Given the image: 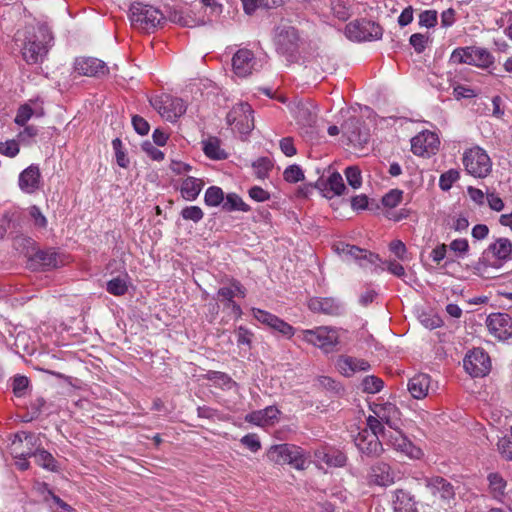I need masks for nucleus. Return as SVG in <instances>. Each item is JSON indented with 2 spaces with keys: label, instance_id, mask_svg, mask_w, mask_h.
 <instances>
[{
  "label": "nucleus",
  "instance_id": "obj_1",
  "mask_svg": "<svg viewBox=\"0 0 512 512\" xmlns=\"http://www.w3.org/2000/svg\"><path fill=\"white\" fill-rule=\"evenodd\" d=\"M53 40L52 32L45 25L27 29L21 46L23 60L29 65L42 63L53 45Z\"/></svg>",
  "mask_w": 512,
  "mask_h": 512
},
{
  "label": "nucleus",
  "instance_id": "obj_2",
  "mask_svg": "<svg viewBox=\"0 0 512 512\" xmlns=\"http://www.w3.org/2000/svg\"><path fill=\"white\" fill-rule=\"evenodd\" d=\"M27 267L32 271H49L65 264L63 255L55 248L40 249L31 238H24Z\"/></svg>",
  "mask_w": 512,
  "mask_h": 512
},
{
  "label": "nucleus",
  "instance_id": "obj_3",
  "mask_svg": "<svg viewBox=\"0 0 512 512\" xmlns=\"http://www.w3.org/2000/svg\"><path fill=\"white\" fill-rule=\"evenodd\" d=\"M129 18L134 27L147 32L154 30L165 22V17L159 9L142 2H133L130 5Z\"/></svg>",
  "mask_w": 512,
  "mask_h": 512
},
{
  "label": "nucleus",
  "instance_id": "obj_4",
  "mask_svg": "<svg viewBox=\"0 0 512 512\" xmlns=\"http://www.w3.org/2000/svg\"><path fill=\"white\" fill-rule=\"evenodd\" d=\"M449 61L452 64H467L486 69L494 63V56L485 48L467 46L454 49Z\"/></svg>",
  "mask_w": 512,
  "mask_h": 512
},
{
  "label": "nucleus",
  "instance_id": "obj_5",
  "mask_svg": "<svg viewBox=\"0 0 512 512\" xmlns=\"http://www.w3.org/2000/svg\"><path fill=\"white\" fill-rule=\"evenodd\" d=\"M267 458L275 464H289L298 470H303L306 463L303 449L288 443L271 446Z\"/></svg>",
  "mask_w": 512,
  "mask_h": 512
},
{
  "label": "nucleus",
  "instance_id": "obj_6",
  "mask_svg": "<svg viewBox=\"0 0 512 512\" xmlns=\"http://www.w3.org/2000/svg\"><path fill=\"white\" fill-rule=\"evenodd\" d=\"M300 36L296 28L283 27L275 39L277 52L283 55L290 64L297 63L300 59Z\"/></svg>",
  "mask_w": 512,
  "mask_h": 512
},
{
  "label": "nucleus",
  "instance_id": "obj_7",
  "mask_svg": "<svg viewBox=\"0 0 512 512\" xmlns=\"http://www.w3.org/2000/svg\"><path fill=\"white\" fill-rule=\"evenodd\" d=\"M150 104L169 122H176L187 110V105L183 99L170 94L156 96L150 99Z\"/></svg>",
  "mask_w": 512,
  "mask_h": 512
},
{
  "label": "nucleus",
  "instance_id": "obj_8",
  "mask_svg": "<svg viewBox=\"0 0 512 512\" xmlns=\"http://www.w3.org/2000/svg\"><path fill=\"white\" fill-rule=\"evenodd\" d=\"M463 164L465 170L470 175L478 178L486 177L492 169L490 157L486 151L479 146L473 147L464 152Z\"/></svg>",
  "mask_w": 512,
  "mask_h": 512
},
{
  "label": "nucleus",
  "instance_id": "obj_9",
  "mask_svg": "<svg viewBox=\"0 0 512 512\" xmlns=\"http://www.w3.org/2000/svg\"><path fill=\"white\" fill-rule=\"evenodd\" d=\"M345 32L348 38L356 41L378 40L383 35V28L369 19H359L346 25Z\"/></svg>",
  "mask_w": 512,
  "mask_h": 512
},
{
  "label": "nucleus",
  "instance_id": "obj_10",
  "mask_svg": "<svg viewBox=\"0 0 512 512\" xmlns=\"http://www.w3.org/2000/svg\"><path fill=\"white\" fill-rule=\"evenodd\" d=\"M425 487L434 497L433 503L438 502L440 506H451L455 499L456 491L454 485L442 476L426 477Z\"/></svg>",
  "mask_w": 512,
  "mask_h": 512
},
{
  "label": "nucleus",
  "instance_id": "obj_11",
  "mask_svg": "<svg viewBox=\"0 0 512 512\" xmlns=\"http://www.w3.org/2000/svg\"><path fill=\"white\" fill-rule=\"evenodd\" d=\"M228 125H235V128L242 134H248L254 128L253 109L247 102L235 105L226 116Z\"/></svg>",
  "mask_w": 512,
  "mask_h": 512
},
{
  "label": "nucleus",
  "instance_id": "obj_12",
  "mask_svg": "<svg viewBox=\"0 0 512 512\" xmlns=\"http://www.w3.org/2000/svg\"><path fill=\"white\" fill-rule=\"evenodd\" d=\"M302 339L309 344L330 352L338 344L337 331L327 327H317L312 330H303Z\"/></svg>",
  "mask_w": 512,
  "mask_h": 512
},
{
  "label": "nucleus",
  "instance_id": "obj_13",
  "mask_svg": "<svg viewBox=\"0 0 512 512\" xmlns=\"http://www.w3.org/2000/svg\"><path fill=\"white\" fill-rule=\"evenodd\" d=\"M464 369L472 377H484L491 369V360L482 348H474L463 360Z\"/></svg>",
  "mask_w": 512,
  "mask_h": 512
},
{
  "label": "nucleus",
  "instance_id": "obj_14",
  "mask_svg": "<svg viewBox=\"0 0 512 512\" xmlns=\"http://www.w3.org/2000/svg\"><path fill=\"white\" fill-rule=\"evenodd\" d=\"M236 295L244 298L246 296V288L237 279L230 280L229 287H221L217 291L215 299L221 301L225 308L231 309L232 314L236 318L242 316V309L238 303L234 301Z\"/></svg>",
  "mask_w": 512,
  "mask_h": 512
},
{
  "label": "nucleus",
  "instance_id": "obj_15",
  "mask_svg": "<svg viewBox=\"0 0 512 512\" xmlns=\"http://www.w3.org/2000/svg\"><path fill=\"white\" fill-rule=\"evenodd\" d=\"M384 441L396 451L412 459H420L423 455L422 450L415 446L399 428H394V431L390 430L385 433Z\"/></svg>",
  "mask_w": 512,
  "mask_h": 512
},
{
  "label": "nucleus",
  "instance_id": "obj_16",
  "mask_svg": "<svg viewBox=\"0 0 512 512\" xmlns=\"http://www.w3.org/2000/svg\"><path fill=\"white\" fill-rule=\"evenodd\" d=\"M341 130L352 144H367L370 138L369 128L357 116H351L341 125Z\"/></svg>",
  "mask_w": 512,
  "mask_h": 512
},
{
  "label": "nucleus",
  "instance_id": "obj_17",
  "mask_svg": "<svg viewBox=\"0 0 512 512\" xmlns=\"http://www.w3.org/2000/svg\"><path fill=\"white\" fill-rule=\"evenodd\" d=\"M489 332L499 340L512 337V317L507 313H492L486 319Z\"/></svg>",
  "mask_w": 512,
  "mask_h": 512
},
{
  "label": "nucleus",
  "instance_id": "obj_18",
  "mask_svg": "<svg viewBox=\"0 0 512 512\" xmlns=\"http://www.w3.org/2000/svg\"><path fill=\"white\" fill-rule=\"evenodd\" d=\"M74 69L79 75L101 78L109 74L107 64L94 57H80L75 60Z\"/></svg>",
  "mask_w": 512,
  "mask_h": 512
},
{
  "label": "nucleus",
  "instance_id": "obj_19",
  "mask_svg": "<svg viewBox=\"0 0 512 512\" xmlns=\"http://www.w3.org/2000/svg\"><path fill=\"white\" fill-rule=\"evenodd\" d=\"M486 255L495 258L493 268H500L504 263L512 260V241L509 238L500 237L490 243L485 249Z\"/></svg>",
  "mask_w": 512,
  "mask_h": 512
},
{
  "label": "nucleus",
  "instance_id": "obj_20",
  "mask_svg": "<svg viewBox=\"0 0 512 512\" xmlns=\"http://www.w3.org/2000/svg\"><path fill=\"white\" fill-rule=\"evenodd\" d=\"M335 250L346 260L354 259L359 261L361 266L364 265L362 261H366L370 264H375L376 262L381 261L378 254L344 242L336 244Z\"/></svg>",
  "mask_w": 512,
  "mask_h": 512
},
{
  "label": "nucleus",
  "instance_id": "obj_21",
  "mask_svg": "<svg viewBox=\"0 0 512 512\" xmlns=\"http://www.w3.org/2000/svg\"><path fill=\"white\" fill-rule=\"evenodd\" d=\"M252 312L260 323L279 332L281 335L287 338H291L294 335V328L276 315L258 308H253Z\"/></svg>",
  "mask_w": 512,
  "mask_h": 512
},
{
  "label": "nucleus",
  "instance_id": "obj_22",
  "mask_svg": "<svg viewBox=\"0 0 512 512\" xmlns=\"http://www.w3.org/2000/svg\"><path fill=\"white\" fill-rule=\"evenodd\" d=\"M354 443L358 450L368 457H379L384 449L382 442L375 435H370L367 429H364L355 436Z\"/></svg>",
  "mask_w": 512,
  "mask_h": 512
},
{
  "label": "nucleus",
  "instance_id": "obj_23",
  "mask_svg": "<svg viewBox=\"0 0 512 512\" xmlns=\"http://www.w3.org/2000/svg\"><path fill=\"white\" fill-rule=\"evenodd\" d=\"M18 185L22 192L34 194L41 186V173L38 165L31 164L24 169L18 179Z\"/></svg>",
  "mask_w": 512,
  "mask_h": 512
},
{
  "label": "nucleus",
  "instance_id": "obj_24",
  "mask_svg": "<svg viewBox=\"0 0 512 512\" xmlns=\"http://www.w3.org/2000/svg\"><path fill=\"white\" fill-rule=\"evenodd\" d=\"M254 53L246 48L239 49L232 58V67L237 76L246 77L252 73L255 65Z\"/></svg>",
  "mask_w": 512,
  "mask_h": 512
},
{
  "label": "nucleus",
  "instance_id": "obj_25",
  "mask_svg": "<svg viewBox=\"0 0 512 512\" xmlns=\"http://www.w3.org/2000/svg\"><path fill=\"white\" fill-rule=\"evenodd\" d=\"M395 473L391 466L385 462H377L371 466L369 481L379 486H388L394 483Z\"/></svg>",
  "mask_w": 512,
  "mask_h": 512
},
{
  "label": "nucleus",
  "instance_id": "obj_26",
  "mask_svg": "<svg viewBox=\"0 0 512 512\" xmlns=\"http://www.w3.org/2000/svg\"><path fill=\"white\" fill-rule=\"evenodd\" d=\"M308 307L313 312L330 316H338L343 311V307L340 302L331 297L312 298L308 302Z\"/></svg>",
  "mask_w": 512,
  "mask_h": 512
},
{
  "label": "nucleus",
  "instance_id": "obj_27",
  "mask_svg": "<svg viewBox=\"0 0 512 512\" xmlns=\"http://www.w3.org/2000/svg\"><path fill=\"white\" fill-rule=\"evenodd\" d=\"M338 371L350 377L358 371H367L370 369V364L364 359H358L351 356H340L336 362Z\"/></svg>",
  "mask_w": 512,
  "mask_h": 512
},
{
  "label": "nucleus",
  "instance_id": "obj_28",
  "mask_svg": "<svg viewBox=\"0 0 512 512\" xmlns=\"http://www.w3.org/2000/svg\"><path fill=\"white\" fill-rule=\"evenodd\" d=\"M437 143L436 134L432 132L422 133L411 139V150L415 155L423 156L425 153L428 154L432 151Z\"/></svg>",
  "mask_w": 512,
  "mask_h": 512
},
{
  "label": "nucleus",
  "instance_id": "obj_29",
  "mask_svg": "<svg viewBox=\"0 0 512 512\" xmlns=\"http://www.w3.org/2000/svg\"><path fill=\"white\" fill-rule=\"evenodd\" d=\"M431 383V377L425 373H419L409 379L407 388L415 399H423L427 396Z\"/></svg>",
  "mask_w": 512,
  "mask_h": 512
},
{
  "label": "nucleus",
  "instance_id": "obj_30",
  "mask_svg": "<svg viewBox=\"0 0 512 512\" xmlns=\"http://www.w3.org/2000/svg\"><path fill=\"white\" fill-rule=\"evenodd\" d=\"M393 509L394 512H418L414 496L403 489L394 492Z\"/></svg>",
  "mask_w": 512,
  "mask_h": 512
},
{
  "label": "nucleus",
  "instance_id": "obj_31",
  "mask_svg": "<svg viewBox=\"0 0 512 512\" xmlns=\"http://www.w3.org/2000/svg\"><path fill=\"white\" fill-rule=\"evenodd\" d=\"M280 411L275 406H268L265 409L253 411L246 415L245 420L249 423L264 426L277 419Z\"/></svg>",
  "mask_w": 512,
  "mask_h": 512
},
{
  "label": "nucleus",
  "instance_id": "obj_32",
  "mask_svg": "<svg viewBox=\"0 0 512 512\" xmlns=\"http://www.w3.org/2000/svg\"><path fill=\"white\" fill-rule=\"evenodd\" d=\"M204 182L201 179L188 176L182 182L180 192L182 197L187 201H194L198 198Z\"/></svg>",
  "mask_w": 512,
  "mask_h": 512
},
{
  "label": "nucleus",
  "instance_id": "obj_33",
  "mask_svg": "<svg viewBox=\"0 0 512 512\" xmlns=\"http://www.w3.org/2000/svg\"><path fill=\"white\" fill-rule=\"evenodd\" d=\"M29 457H34L35 462L42 468L51 471L58 472L60 467L58 462L53 455L45 449L38 448L33 452H28Z\"/></svg>",
  "mask_w": 512,
  "mask_h": 512
},
{
  "label": "nucleus",
  "instance_id": "obj_34",
  "mask_svg": "<svg viewBox=\"0 0 512 512\" xmlns=\"http://www.w3.org/2000/svg\"><path fill=\"white\" fill-rule=\"evenodd\" d=\"M203 151L208 158L213 160H224L228 157L227 153L221 149L220 141L216 137L203 141Z\"/></svg>",
  "mask_w": 512,
  "mask_h": 512
},
{
  "label": "nucleus",
  "instance_id": "obj_35",
  "mask_svg": "<svg viewBox=\"0 0 512 512\" xmlns=\"http://www.w3.org/2000/svg\"><path fill=\"white\" fill-rule=\"evenodd\" d=\"M487 480L493 497L497 500H502L505 496L506 480L497 472L488 474Z\"/></svg>",
  "mask_w": 512,
  "mask_h": 512
},
{
  "label": "nucleus",
  "instance_id": "obj_36",
  "mask_svg": "<svg viewBox=\"0 0 512 512\" xmlns=\"http://www.w3.org/2000/svg\"><path fill=\"white\" fill-rule=\"evenodd\" d=\"M222 209L226 212H249L251 210L250 206L246 204L243 201V199L236 193H228L225 196V201L222 204Z\"/></svg>",
  "mask_w": 512,
  "mask_h": 512
},
{
  "label": "nucleus",
  "instance_id": "obj_37",
  "mask_svg": "<svg viewBox=\"0 0 512 512\" xmlns=\"http://www.w3.org/2000/svg\"><path fill=\"white\" fill-rule=\"evenodd\" d=\"M243 4L244 12L248 15H252L259 7L271 9L273 7L282 5L284 0H273L272 3L269 0H241Z\"/></svg>",
  "mask_w": 512,
  "mask_h": 512
},
{
  "label": "nucleus",
  "instance_id": "obj_38",
  "mask_svg": "<svg viewBox=\"0 0 512 512\" xmlns=\"http://www.w3.org/2000/svg\"><path fill=\"white\" fill-rule=\"evenodd\" d=\"M128 275L126 274L125 277L117 276L115 278H112L106 283V290L108 293L114 296H123L128 291Z\"/></svg>",
  "mask_w": 512,
  "mask_h": 512
},
{
  "label": "nucleus",
  "instance_id": "obj_39",
  "mask_svg": "<svg viewBox=\"0 0 512 512\" xmlns=\"http://www.w3.org/2000/svg\"><path fill=\"white\" fill-rule=\"evenodd\" d=\"M252 167L254 169L255 176L260 180H264L268 178L269 172L273 168V163L268 157H259L252 163Z\"/></svg>",
  "mask_w": 512,
  "mask_h": 512
},
{
  "label": "nucleus",
  "instance_id": "obj_40",
  "mask_svg": "<svg viewBox=\"0 0 512 512\" xmlns=\"http://www.w3.org/2000/svg\"><path fill=\"white\" fill-rule=\"evenodd\" d=\"M225 201L223 190L218 186H210L204 195V202L209 207H217Z\"/></svg>",
  "mask_w": 512,
  "mask_h": 512
},
{
  "label": "nucleus",
  "instance_id": "obj_41",
  "mask_svg": "<svg viewBox=\"0 0 512 512\" xmlns=\"http://www.w3.org/2000/svg\"><path fill=\"white\" fill-rule=\"evenodd\" d=\"M204 377L218 384L221 388L230 389L236 385V382L228 374L221 371L209 370Z\"/></svg>",
  "mask_w": 512,
  "mask_h": 512
},
{
  "label": "nucleus",
  "instance_id": "obj_42",
  "mask_svg": "<svg viewBox=\"0 0 512 512\" xmlns=\"http://www.w3.org/2000/svg\"><path fill=\"white\" fill-rule=\"evenodd\" d=\"M30 386V380L24 375L17 374L12 378L11 387L17 398L24 397Z\"/></svg>",
  "mask_w": 512,
  "mask_h": 512
},
{
  "label": "nucleus",
  "instance_id": "obj_43",
  "mask_svg": "<svg viewBox=\"0 0 512 512\" xmlns=\"http://www.w3.org/2000/svg\"><path fill=\"white\" fill-rule=\"evenodd\" d=\"M46 406V400L39 396L37 398H35L34 400H32L28 406V411L26 413V415L24 416V420L29 422V421H32L34 419H37L42 411H43V408Z\"/></svg>",
  "mask_w": 512,
  "mask_h": 512
},
{
  "label": "nucleus",
  "instance_id": "obj_44",
  "mask_svg": "<svg viewBox=\"0 0 512 512\" xmlns=\"http://www.w3.org/2000/svg\"><path fill=\"white\" fill-rule=\"evenodd\" d=\"M323 461L328 466L343 467L347 462V456L339 450H332L324 454Z\"/></svg>",
  "mask_w": 512,
  "mask_h": 512
},
{
  "label": "nucleus",
  "instance_id": "obj_45",
  "mask_svg": "<svg viewBox=\"0 0 512 512\" xmlns=\"http://www.w3.org/2000/svg\"><path fill=\"white\" fill-rule=\"evenodd\" d=\"M325 186L329 187V190L334 195H341L346 190V186L343 182V178L340 173L333 172L327 179Z\"/></svg>",
  "mask_w": 512,
  "mask_h": 512
},
{
  "label": "nucleus",
  "instance_id": "obj_46",
  "mask_svg": "<svg viewBox=\"0 0 512 512\" xmlns=\"http://www.w3.org/2000/svg\"><path fill=\"white\" fill-rule=\"evenodd\" d=\"M460 178V173L456 169H450L441 174L439 179V187L443 191L451 189L452 185Z\"/></svg>",
  "mask_w": 512,
  "mask_h": 512
},
{
  "label": "nucleus",
  "instance_id": "obj_47",
  "mask_svg": "<svg viewBox=\"0 0 512 512\" xmlns=\"http://www.w3.org/2000/svg\"><path fill=\"white\" fill-rule=\"evenodd\" d=\"M361 385L364 392L369 394H375L378 393L383 388L384 383L380 378L371 375L366 376L362 380Z\"/></svg>",
  "mask_w": 512,
  "mask_h": 512
},
{
  "label": "nucleus",
  "instance_id": "obj_48",
  "mask_svg": "<svg viewBox=\"0 0 512 512\" xmlns=\"http://www.w3.org/2000/svg\"><path fill=\"white\" fill-rule=\"evenodd\" d=\"M344 174L346 176L348 184L353 189H358L362 185V176H361V170L358 166H348Z\"/></svg>",
  "mask_w": 512,
  "mask_h": 512
},
{
  "label": "nucleus",
  "instance_id": "obj_49",
  "mask_svg": "<svg viewBox=\"0 0 512 512\" xmlns=\"http://www.w3.org/2000/svg\"><path fill=\"white\" fill-rule=\"evenodd\" d=\"M367 427L370 429V435H375L378 438L381 436L383 439L385 438V433H388L384 425L382 424L380 418L374 417L372 415L368 416L366 419Z\"/></svg>",
  "mask_w": 512,
  "mask_h": 512
},
{
  "label": "nucleus",
  "instance_id": "obj_50",
  "mask_svg": "<svg viewBox=\"0 0 512 512\" xmlns=\"http://www.w3.org/2000/svg\"><path fill=\"white\" fill-rule=\"evenodd\" d=\"M283 178L288 183H297L304 179V173L299 165L293 164L284 170Z\"/></svg>",
  "mask_w": 512,
  "mask_h": 512
},
{
  "label": "nucleus",
  "instance_id": "obj_51",
  "mask_svg": "<svg viewBox=\"0 0 512 512\" xmlns=\"http://www.w3.org/2000/svg\"><path fill=\"white\" fill-rule=\"evenodd\" d=\"M235 334L237 337V344L238 346H246L249 349L252 347V340L254 337V334L252 331L247 329L244 326H239L235 329Z\"/></svg>",
  "mask_w": 512,
  "mask_h": 512
},
{
  "label": "nucleus",
  "instance_id": "obj_52",
  "mask_svg": "<svg viewBox=\"0 0 512 512\" xmlns=\"http://www.w3.org/2000/svg\"><path fill=\"white\" fill-rule=\"evenodd\" d=\"M403 191L399 189H392L382 197V204L387 208L396 207L402 200Z\"/></svg>",
  "mask_w": 512,
  "mask_h": 512
},
{
  "label": "nucleus",
  "instance_id": "obj_53",
  "mask_svg": "<svg viewBox=\"0 0 512 512\" xmlns=\"http://www.w3.org/2000/svg\"><path fill=\"white\" fill-rule=\"evenodd\" d=\"M112 147L115 151L117 164L122 168H127L129 165V159L123 150L122 141L119 138H115L112 141Z\"/></svg>",
  "mask_w": 512,
  "mask_h": 512
},
{
  "label": "nucleus",
  "instance_id": "obj_54",
  "mask_svg": "<svg viewBox=\"0 0 512 512\" xmlns=\"http://www.w3.org/2000/svg\"><path fill=\"white\" fill-rule=\"evenodd\" d=\"M180 214L184 220H191L195 223L201 221L204 217V213L199 206L184 207Z\"/></svg>",
  "mask_w": 512,
  "mask_h": 512
},
{
  "label": "nucleus",
  "instance_id": "obj_55",
  "mask_svg": "<svg viewBox=\"0 0 512 512\" xmlns=\"http://www.w3.org/2000/svg\"><path fill=\"white\" fill-rule=\"evenodd\" d=\"M438 14L436 10H425L419 15V25L433 28L437 24Z\"/></svg>",
  "mask_w": 512,
  "mask_h": 512
},
{
  "label": "nucleus",
  "instance_id": "obj_56",
  "mask_svg": "<svg viewBox=\"0 0 512 512\" xmlns=\"http://www.w3.org/2000/svg\"><path fill=\"white\" fill-rule=\"evenodd\" d=\"M498 451L506 460H512V435L502 437L497 443Z\"/></svg>",
  "mask_w": 512,
  "mask_h": 512
},
{
  "label": "nucleus",
  "instance_id": "obj_57",
  "mask_svg": "<svg viewBox=\"0 0 512 512\" xmlns=\"http://www.w3.org/2000/svg\"><path fill=\"white\" fill-rule=\"evenodd\" d=\"M429 41V37L421 34L415 33L410 36L409 42L417 53H422L427 46Z\"/></svg>",
  "mask_w": 512,
  "mask_h": 512
},
{
  "label": "nucleus",
  "instance_id": "obj_58",
  "mask_svg": "<svg viewBox=\"0 0 512 512\" xmlns=\"http://www.w3.org/2000/svg\"><path fill=\"white\" fill-rule=\"evenodd\" d=\"M33 114L34 111L30 105H21L17 111L15 123L20 126H24L27 123V121L33 116Z\"/></svg>",
  "mask_w": 512,
  "mask_h": 512
},
{
  "label": "nucleus",
  "instance_id": "obj_59",
  "mask_svg": "<svg viewBox=\"0 0 512 512\" xmlns=\"http://www.w3.org/2000/svg\"><path fill=\"white\" fill-rule=\"evenodd\" d=\"M29 215L33 219L35 226L39 228L47 227V219L41 212L40 208L36 205H32L29 208Z\"/></svg>",
  "mask_w": 512,
  "mask_h": 512
},
{
  "label": "nucleus",
  "instance_id": "obj_60",
  "mask_svg": "<svg viewBox=\"0 0 512 512\" xmlns=\"http://www.w3.org/2000/svg\"><path fill=\"white\" fill-rule=\"evenodd\" d=\"M249 197L253 199L256 202H265L270 200V193L266 190H264L260 186H252L248 190Z\"/></svg>",
  "mask_w": 512,
  "mask_h": 512
},
{
  "label": "nucleus",
  "instance_id": "obj_61",
  "mask_svg": "<svg viewBox=\"0 0 512 512\" xmlns=\"http://www.w3.org/2000/svg\"><path fill=\"white\" fill-rule=\"evenodd\" d=\"M38 129L35 126H25L23 131L18 134L19 141L25 145H30L33 139L37 136Z\"/></svg>",
  "mask_w": 512,
  "mask_h": 512
},
{
  "label": "nucleus",
  "instance_id": "obj_62",
  "mask_svg": "<svg viewBox=\"0 0 512 512\" xmlns=\"http://www.w3.org/2000/svg\"><path fill=\"white\" fill-rule=\"evenodd\" d=\"M132 125L134 130L141 136L147 135L150 130L149 123L139 115H134L132 117Z\"/></svg>",
  "mask_w": 512,
  "mask_h": 512
},
{
  "label": "nucleus",
  "instance_id": "obj_63",
  "mask_svg": "<svg viewBox=\"0 0 512 512\" xmlns=\"http://www.w3.org/2000/svg\"><path fill=\"white\" fill-rule=\"evenodd\" d=\"M0 153L8 157H15L19 153V145L15 140L0 142Z\"/></svg>",
  "mask_w": 512,
  "mask_h": 512
},
{
  "label": "nucleus",
  "instance_id": "obj_64",
  "mask_svg": "<svg viewBox=\"0 0 512 512\" xmlns=\"http://www.w3.org/2000/svg\"><path fill=\"white\" fill-rule=\"evenodd\" d=\"M449 248L453 252L457 253L459 256H463V255L467 254L469 251V243H468L467 239L459 238V239L453 240L449 244Z\"/></svg>",
  "mask_w": 512,
  "mask_h": 512
}]
</instances>
